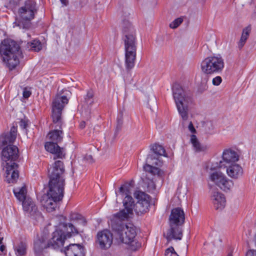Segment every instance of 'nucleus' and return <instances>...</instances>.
<instances>
[{"mask_svg": "<svg viewBox=\"0 0 256 256\" xmlns=\"http://www.w3.org/2000/svg\"><path fill=\"white\" fill-rule=\"evenodd\" d=\"M119 192L122 196H124L123 200L124 208L112 216L110 224L116 239L122 243L130 244L136 236V228L132 224H125L124 222L128 221L133 214L134 202L126 186H120Z\"/></svg>", "mask_w": 256, "mask_h": 256, "instance_id": "nucleus-1", "label": "nucleus"}, {"mask_svg": "<svg viewBox=\"0 0 256 256\" xmlns=\"http://www.w3.org/2000/svg\"><path fill=\"white\" fill-rule=\"evenodd\" d=\"M68 102L66 96L58 94L53 100L52 104V114L54 130L50 131L47 138L52 142L60 143L64 138L62 126L64 122L62 118V111L64 106Z\"/></svg>", "mask_w": 256, "mask_h": 256, "instance_id": "nucleus-2", "label": "nucleus"}, {"mask_svg": "<svg viewBox=\"0 0 256 256\" xmlns=\"http://www.w3.org/2000/svg\"><path fill=\"white\" fill-rule=\"evenodd\" d=\"M18 153V147L13 144L4 147L2 151V165L5 171V180L9 184L16 182L19 177L16 163Z\"/></svg>", "mask_w": 256, "mask_h": 256, "instance_id": "nucleus-3", "label": "nucleus"}, {"mask_svg": "<svg viewBox=\"0 0 256 256\" xmlns=\"http://www.w3.org/2000/svg\"><path fill=\"white\" fill-rule=\"evenodd\" d=\"M122 33L124 44L125 66L126 70L130 71L135 65L137 43L135 30L128 20H124L122 22Z\"/></svg>", "mask_w": 256, "mask_h": 256, "instance_id": "nucleus-4", "label": "nucleus"}, {"mask_svg": "<svg viewBox=\"0 0 256 256\" xmlns=\"http://www.w3.org/2000/svg\"><path fill=\"white\" fill-rule=\"evenodd\" d=\"M0 55L2 62L10 70H12L20 64V59L22 57L20 47L16 41L7 38L0 44Z\"/></svg>", "mask_w": 256, "mask_h": 256, "instance_id": "nucleus-5", "label": "nucleus"}, {"mask_svg": "<svg viewBox=\"0 0 256 256\" xmlns=\"http://www.w3.org/2000/svg\"><path fill=\"white\" fill-rule=\"evenodd\" d=\"M64 182L49 180V190L46 194L42 196V203L48 212L54 211L58 204L62 201L64 194Z\"/></svg>", "mask_w": 256, "mask_h": 256, "instance_id": "nucleus-6", "label": "nucleus"}, {"mask_svg": "<svg viewBox=\"0 0 256 256\" xmlns=\"http://www.w3.org/2000/svg\"><path fill=\"white\" fill-rule=\"evenodd\" d=\"M185 220V215L182 209L180 208H173L169 217L170 228L164 234L168 241L180 240L182 237V226Z\"/></svg>", "mask_w": 256, "mask_h": 256, "instance_id": "nucleus-7", "label": "nucleus"}, {"mask_svg": "<svg viewBox=\"0 0 256 256\" xmlns=\"http://www.w3.org/2000/svg\"><path fill=\"white\" fill-rule=\"evenodd\" d=\"M172 95L179 114L183 120L188 119V106L192 104V98L186 92L178 83H174L172 86Z\"/></svg>", "mask_w": 256, "mask_h": 256, "instance_id": "nucleus-8", "label": "nucleus"}, {"mask_svg": "<svg viewBox=\"0 0 256 256\" xmlns=\"http://www.w3.org/2000/svg\"><path fill=\"white\" fill-rule=\"evenodd\" d=\"M150 150L153 152L154 154H149L146 160V164L144 166V169L146 172L153 176L157 175L159 177H162L164 174V172L151 164H158V156H166V150L162 146L156 144L152 146Z\"/></svg>", "mask_w": 256, "mask_h": 256, "instance_id": "nucleus-9", "label": "nucleus"}, {"mask_svg": "<svg viewBox=\"0 0 256 256\" xmlns=\"http://www.w3.org/2000/svg\"><path fill=\"white\" fill-rule=\"evenodd\" d=\"M38 11L36 3L32 0H26L24 5L18 9V14L22 22H18L17 26L20 28H28L30 22L34 18Z\"/></svg>", "mask_w": 256, "mask_h": 256, "instance_id": "nucleus-10", "label": "nucleus"}, {"mask_svg": "<svg viewBox=\"0 0 256 256\" xmlns=\"http://www.w3.org/2000/svg\"><path fill=\"white\" fill-rule=\"evenodd\" d=\"M224 66V61L221 56H210L202 62L200 68L203 73L212 74L221 72Z\"/></svg>", "mask_w": 256, "mask_h": 256, "instance_id": "nucleus-11", "label": "nucleus"}, {"mask_svg": "<svg viewBox=\"0 0 256 256\" xmlns=\"http://www.w3.org/2000/svg\"><path fill=\"white\" fill-rule=\"evenodd\" d=\"M134 196L138 201L135 205L134 204L133 210L138 215L146 212L150 207V196L142 191H137ZM132 201L134 202L133 199Z\"/></svg>", "mask_w": 256, "mask_h": 256, "instance_id": "nucleus-12", "label": "nucleus"}, {"mask_svg": "<svg viewBox=\"0 0 256 256\" xmlns=\"http://www.w3.org/2000/svg\"><path fill=\"white\" fill-rule=\"evenodd\" d=\"M210 180L224 191L230 190L234 186L232 180L228 179L220 172H215L210 176Z\"/></svg>", "mask_w": 256, "mask_h": 256, "instance_id": "nucleus-13", "label": "nucleus"}, {"mask_svg": "<svg viewBox=\"0 0 256 256\" xmlns=\"http://www.w3.org/2000/svg\"><path fill=\"white\" fill-rule=\"evenodd\" d=\"M66 238L64 232L56 227L52 234V238L48 241L50 248L57 250H60V252H62L63 250L61 248L64 246Z\"/></svg>", "mask_w": 256, "mask_h": 256, "instance_id": "nucleus-14", "label": "nucleus"}, {"mask_svg": "<svg viewBox=\"0 0 256 256\" xmlns=\"http://www.w3.org/2000/svg\"><path fill=\"white\" fill-rule=\"evenodd\" d=\"M22 202L24 211L30 215L32 218L38 222L43 221L44 218L42 213L38 210L36 206L31 198H28Z\"/></svg>", "mask_w": 256, "mask_h": 256, "instance_id": "nucleus-15", "label": "nucleus"}, {"mask_svg": "<svg viewBox=\"0 0 256 256\" xmlns=\"http://www.w3.org/2000/svg\"><path fill=\"white\" fill-rule=\"evenodd\" d=\"M64 168L63 162L56 160L52 166L48 170L49 180L62 181L64 182Z\"/></svg>", "mask_w": 256, "mask_h": 256, "instance_id": "nucleus-16", "label": "nucleus"}, {"mask_svg": "<svg viewBox=\"0 0 256 256\" xmlns=\"http://www.w3.org/2000/svg\"><path fill=\"white\" fill-rule=\"evenodd\" d=\"M239 159V156L234 150L226 149L223 151L222 160L220 161L218 166L220 168L227 167L226 164H234Z\"/></svg>", "mask_w": 256, "mask_h": 256, "instance_id": "nucleus-17", "label": "nucleus"}, {"mask_svg": "<svg viewBox=\"0 0 256 256\" xmlns=\"http://www.w3.org/2000/svg\"><path fill=\"white\" fill-rule=\"evenodd\" d=\"M97 238L100 246L102 249L109 248L112 242V234L110 230H107L98 232Z\"/></svg>", "mask_w": 256, "mask_h": 256, "instance_id": "nucleus-18", "label": "nucleus"}, {"mask_svg": "<svg viewBox=\"0 0 256 256\" xmlns=\"http://www.w3.org/2000/svg\"><path fill=\"white\" fill-rule=\"evenodd\" d=\"M17 127L13 126L9 132L0 136V150L10 144H12L16 138Z\"/></svg>", "mask_w": 256, "mask_h": 256, "instance_id": "nucleus-19", "label": "nucleus"}, {"mask_svg": "<svg viewBox=\"0 0 256 256\" xmlns=\"http://www.w3.org/2000/svg\"><path fill=\"white\" fill-rule=\"evenodd\" d=\"M48 248H50L48 241L46 242V236L44 234L38 236L34 242L33 248L35 254L37 256H40Z\"/></svg>", "mask_w": 256, "mask_h": 256, "instance_id": "nucleus-20", "label": "nucleus"}, {"mask_svg": "<svg viewBox=\"0 0 256 256\" xmlns=\"http://www.w3.org/2000/svg\"><path fill=\"white\" fill-rule=\"evenodd\" d=\"M59 143L48 141L45 143L44 148L46 150L54 154V159L62 158H64L65 154L64 152V148H60L58 145Z\"/></svg>", "mask_w": 256, "mask_h": 256, "instance_id": "nucleus-21", "label": "nucleus"}, {"mask_svg": "<svg viewBox=\"0 0 256 256\" xmlns=\"http://www.w3.org/2000/svg\"><path fill=\"white\" fill-rule=\"evenodd\" d=\"M62 252L66 256H85L84 247L80 244H70Z\"/></svg>", "mask_w": 256, "mask_h": 256, "instance_id": "nucleus-22", "label": "nucleus"}, {"mask_svg": "<svg viewBox=\"0 0 256 256\" xmlns=\"http://www.w3.org/2000/svg\"><path fill=\"white\" fill-rule=\"evenodd\" d=\"M212 200L216 210H222L226 206V198L220 192L214 191L212 196Z\"/></svg>", "mask_w": 256, "mask_h": 256, "instance_id": "nucleus-23", "label": "nucleus"}, {"mask_svg": "<svg viewBox=\"0 0 256 256\" xmlns=\"http://www.w3.org/2000/svg\"><path fill=\"white\" fill-rule=\"evenodd\" d=\"M226 174L231 178L234 179H238L243 174V170L242 166L237 164H232L227 166Z\"/></svg>", "mask_w": 256, "mask_h": 256, "instance_id": "nucleus-24", "label": "nucleus"}, {"mask_svg": "<svg viewBox=\"0 0 256 256\" xmlns=\"http://www.w3.org/2000/svg\"><path fill=\"white\" fill-rule=\"evenodd\" d=\"M57 227L64 232L66 238H70L78 234V228L70 223H60Z\"/></svg>", "mask_w": 256, "mask_h": 256, "instance_id": "nucleus-25", "label": "nucleus"}, {"mask_svg": "<svg viewBox=\"0 0 256 256\" xmlns=\"http://www.w3.org/2000/svg\"><path fill=\"white\" fill-rule=\"evenodd\" d=\"M190 142L196 152L206 151L208 147L205 144H202L198 140L196 135L192 134L190 136Z\"/></svg>", "mask_w": 256, "mask_h": 256, "instance_id": "nucleus-26", "label": "nucleus"}, {"mask_svg": "<svg viewBox=\"0 0 256 256\" xmlns=\"http://www.w3.org/2000/svg\"><path fill=\"white\" fill-rule=\"evenodd\" d=\"M13 192L15 196L20 201L22 202L26 198V189L25 186L21 188H14Z\"/></svg>", "mask_w": 256, "mask_h": 256, "instance_id": "nucleus-27", "label": "nucleus"}, {"mask_svg": "<svg viewBox=\"0 0 256 256\" xmlns=\"http://www.w3.org/2000/svg\"><path fill=\"white\" fill-rule=\"evenodd\" d=\"M27 245L26 242H20L16 246L14 247V250L16 256H25L26 254Z\"/></svg>", "mask_w": 256, "mask_h": 256, "instance_id": "nucleus-28", "label": "nucleus"}, {"mask_svg": "<svg viewBox=\"0 0 256 256\" xmlns=\"http://www.w3.org/2000/svg\"><path fill=\"white\" fill-rule=\"evenodd\" d=\"M28 48L34 52H39L42 48V44L40 40H34L28 43Z\"/></svg>", "mask_w": 256, "mask_h": 256, "instance_id": "nucleus-29", "label": "nucleus"}, {"mask_svg": "<svg viewBox=\"0 0 256 256\" xmlns=\"http://www.w3.org/2000/svg\"><path fill=\"white\" fill-rule=\"evenodd\" d=\"M70 218L72 220L76 221L78 224L85 226L86 222L85 218L78 214H70Z\"/></svg>", "mask_w": 256, "mask_h": 256, "instance_id": "nucleus-30", "label": "nucleus"}, {"mask_svg": "<svg viewBox=\"0 0 256 256\" xmlns=\"http://www.w3.org/2000/svg\"><path fill=\"white\" fill-rule=\"evenodd\" d=\"M93 97V92L92 90H88L84 97V102L88 106L92 105L94 102Z\"/></svg>", "mask_w": 256, "mask_h": 256, "instance_id": "nucleus-31", "label": "nucleus"}, {"mask_svg": "<svg viewBox=\"0 0 256 256\" xmlns=\"http://www.w3.org/2000/svg\"><path fill=\"white\" fill-rule=\"evenodd\" d=\"M144 184L146 185L148 190L149 192H152L156 189V184L152 180L146 179L144 180Z\"/></svg>", "mask_w": 256, "mask_h": 256, "instance_id": "nucleus-32", "label": "nucleus"}, {"mask_svg": "<svg viewBox=\"0 0 256 256\" xmlns=\"http://www.w3.org/2000/svg\"><path fill=\"white\" fill-rule=\"evenodd\" d=\"M182 22V18H177L170 24V27L172 28H178Z\"/></svg>", "mask_w": 256, "mask_h": 256, "instance_id": "nucleus-33", "label": "nucleus"}, {"mask_svg": "<svg viewBox=\"0 0 256 256\" xmlns=\"http://www.w3.org/2000/svg\"><path fill=\"white\" fill-rule=\"evenodd\" d=\"M251 31V26H248L243 29L242 33V34L241 37H242L243 38H244L246 40H247L250 32Z\"/></svg>", "mask_w": 256, "mask_h": 256, "instance_id": "nucleus-34", "label": "nucleus"}, {"mask_svg": "<svg viewBox=\"0 0 256 256\" xmlns=\"http://www.w3.org/2000/svg\"><path fill=\"white\" fill-rule=\"evenodd\" d=\"M30 123V121L28 120L22 119L20 122V126L22 129L26 131V128Z\"/></svg>", "mask_w": 256, "mask_h": 256, "instance_id": "nucleus-35", "label": "nucleus"}, {"mask_svg": "<svg viewBox=\"0 0 256 256\" xmlns=\"http://www.w3.org/2000/svg\"><path fill=\"white\" fill-rule=\"evenodd\" d=\"M165 256H178L174 251L172 247H170L166 250L165 252Z\"/></svg>", "mask_w": 256, "mask_h": 256, "instance_id": "nucleus-36", "label": "nucleus"}, {"mask_svg": "<svg viewBox=\"0 0 256 256\" xmlns=\"http://www.w3.org/2000/svg\"><path fill=\"white\" fill-rule=\"evenodd\" d=\"M122 118V113L120 112L118 114L117 118V128H120L123 122Z\"/></svg>", "mask_w": 256, "mask_h": 256, "instance_id": "nucleus-37", "label": "nucleus"}, {"mask_svg": "<svg viewBox=\"0 0 256 256\" xmlns=\"http://www.w3.org/2000/svg\"><path fill=\"white\" fill-rule=\"evenodd\" d=\"M222 82V78L220 76H216L212 79V84L214 86H219Z\"/></svg>", "mask_w": 256, "mask_h": 256, "instance_id": "nucleus-38", "label": "nucleus"}, {"mask_svg": "<svg viewBox=\"0 0 256 256\" xmlns=\"http://www.w3.org/2000/svg\"><path fill=\"white\" fill-rule=\"evenodd\" d=\"M208 74H205L204 73L201 80L202 84H205L207 83L208 80Z\"/></svg>", "mask_w": 256, "mask_h": 256, "instance_id": "nucleus-39", "label": "nucleus"}, {"mask_svg": "<svg viewBox=\"0 0 256 256\" xmlns=\"http://www.w3.org/2000/svg\"><path fill=\"white\" fill-rule=\"evenodd\" d=\"M246 40L244 38H243L242 37L240 38V41L238 42V48H240V49H242V48L244 46V45L246 42Z\"/></svg>", "mask_w": 256, "mask_h": 256, "instance_id": "nucleus-40", "label": "nucleus"}, {"mask_svg": "<svg viewBox=\"0 0 256 256\" xmlns=\"http://www.w3.org/2000/svg\"><path fill=\"white\" fill-rule=\"evenodd\" d=\"M32 93L30 90H28L26 89H24L23 91V97L25 98H28L31 95Z\"/></svg>", "mask_w": 256, "mask_h": 256, "instance_id": "nucleus-41", "label": "nucleus"}, {"mask_svg": "<svg viewBox=\"0 0 256 256\" xmlns=\"http://www.w3.org/2000/svg\"><path fill=\"white\" fill-rule=\"evenodd\" d=\"M188 128L189 130L192 132V133H196V130L195 129V128H194V126H193V124L192 123V122H190L188 124Z\"/></svg>", "mask_w": 256, "mask_h": 256, "instance_id": "nucleus-42", "label": "nucleus"}, {"mask_svg": "<svg viewBox=\"0 0 256 256\" xmlns=\"http://www.w3.org/2000/svg\"><path fill=\"white\" fill-rule=\"evenodd\" d=\"M246 256H256V250H250L246 254Z\"/></svg>", "mask_w": 256, "mask_h": 256, "instance_id": "nucleus-43", "label": "nucleus"}, {"mask_svg": "<svg viewBox=\"0 0 256 256\" xmlns=\"http://www.w3.org/2000/svg\"><path fill=\"white\" fill-rule=\"evenodd\" d=\"M85 126H86V122L84 121L82 122L80 124V128L81 129H83L85 128Z\"/></svg>", "mask_w": 256, "mask_h": 256, "instance_id": "nucleus-44", "label": "nucleus"}, {"mask_svg": "<svg viewBox=\"0 0 256 256\" xmlns=\"http://www.w3.org/2000/svg\"><path fill=\"white\" fill-rule=\"evenodd\" d=\"M60 1L62 2V4L64 6H66L68 4V0H60Z\"/></svg>", "mask_w": 256, "mask_h": 256, "instance_id": "nucleus-45", "label": "nucleus"}, {"mask_svg": "<svg viewBox=\"0 0 256 256\" xmlns=\"http://www.w3.org/2000/svg\"><path fill=\"white\" fill-rule=\"evenodd\" d=\"M6 250V246L4 244H0V250L2 252H4Z\"/></svg>", "mask_w": 256, "mask_h": 256, "instance_id": "nucleus-46", "label": "nucleus"}, {"mask_svg": "<svg viewBox=\"0 0 256 256\" xmlns=\"http://www.w3.org/2000/svg\"><path fill=\"white\" fill-rule=\"evenodd\" d=\"M227 256H232V250H231L230 252L228 253V254Z\"/></svg>", "mask_w": 256, "mask_h": 256, "instance_id": "nucleus-47", "label": "nucleus"}, {"mask_svg": "<svg viewBox=\"0 0 256 256\" xmlns=\"http://www.w3.org/2000/svg\"><path fill=\"white\" fill-rule=\"evenodd\" d=\"M3 240V237H0V244H2Z\"/></svg>", "mask_w": 256, "mask_h": 256, "instance_id": "nucleus-48", "label": "nucleus"}]
</instances>
